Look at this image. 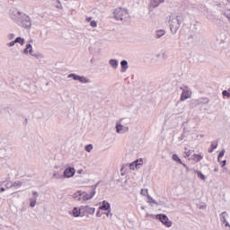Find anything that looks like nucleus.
<instances>
[{
  "label": "nucleus",
  "instance_id": "obj_38",
  "mask_svg": "<svg viewBox=\"0 0 230 230\" xmlns=\"http://www.w3.org/2000/svg\"><path fill=\"white\" fill-rule=\"evenodd\" d=\"M141 195H144V197L145 196L148 197V190L147 189H146V190L142 189L141 190Z\"/></svg>",
  "mask_w": 230,
  "mask_h": 230
},
{
  "label": "nucleus",
  "instance_id": "obj_6",
  "mask_svg": "<svg viewBox=\"0 0 230 230\" xmlns=\"http://www.w3.org/2000/svg\"><path fill=\"white\" fill-rule=\"evenodd\" d=\"M156 219L162 222L165 227H170L172 226V221H170L167 215L158 214L156 215Z\"/></svg>",
  "mask_w": 230,
  "mask_h": 230
},
{
  "label": "nucleus",
  "instance_id": "obj_9",
  "mask_svg": "<svg viewBox=\"0 0 230 230\" xmlns=\"http://www.w3.org/2000/svg\"><path fill=\"white\" fill-rule=\"evenodd\" d=\"M227 217H229V214H227L226 211L222 212L219 216L220 221L225 227H230L229 222L227 221Z\"/></svg>",
  "mask_w": 230,
  "mask_h": 230
},
{
  "label": "nucleus",
  "instance_id": "obj_26",
  "mask_svg": "<svg viewBox=\"0 0 230 230\" xmlns=\"http://www.w3.org/2000/svg\"><path fill=\"white\" fill-rule=\"evenodd\" d=\"M147 200L149 202V204H155L156 206H159V203H157V201H155V199H154V198H152V196H149L147 194Z\"/></svg>",
  "mask_w": 230,
  "mask_h": 230
},
{
  "label": "nucleus",
  "instance_id": "obj_4",
  "mask_svg": "<svg viewBox=\"0 0 230 230\" xmlns=\"http://www.w3.org/2000/svg\"><path fill=\"white\" fill-rule=\"evenodd\" d=\"M113 13H114V19H116V21L127 22V21H128V18L130 17V15L128 14V11H127V9H123L121 7L115 9Z\"/></svg>",
  "mask_w": 230,
  "mask_h": 230
},
{
  "label": "nucleus",
  "instance_id": "obj_37",
  "mask_svg": "<svg viewBox=\"0 0 230 230\" xmlns=\"http://www.w3.org/2000/svg\"><path fill=\"white\" fill-rule=\"evenodd\" d=\"M13 188H21V186H22V181H18V182H13Z\"/></svg>",
  "mask_w": 230,
  "mask_h": 230
},
{
  "label": "nucleus",
  "instance_id": "obj_52",
  "mask_svg": "<svg viewBox=\"0 0 230 230\" xmlns=\"http://www.w3.org/2000/svg\"><path fill=\"white\" fill-rule=\"evenodd\" d=\"M96 217H102V214L100 213V210L97 211Z\"/></svg>",
  "mask_w": 230,
  "mask_h": 230
},
{
  "label": "nucleus",
  "instance_id": "obj_60",
  "mask_svg": "<svg viewBox=\"0 0 230 230\" xmlns=\"http://www.w3.org/2000/svg\"><path fill=\"white\" fill-rule=\"evenodd\" d=\"M77 172H78V173H82L83 170H79V171H77Z\"/></svg>",
  "mask_w": 230,
  "mask_h": 230
},
{
  "label": "nucleus",
  "instance_id": "obj_14",
  "mask_svg": "<svg viewBox=\"0 0 230 230\" xmlns=\"http://www.w3.org/2000/svg\"><path fill=\"white\" fill-rule=\"evenodd\" d=\"M99 209L102 211H109V209H111V203H109L107 200H103Z\"/></svg>",
  "mask_w": 230,
  "mask_h": 230
},
{
  "label": "nucleus",
  "instance_id": "obj_23",
  "mask_svg": "<svg viewBox=\"0 0 230 230\" xmlns=\"http://www.w3.org/2000/svg\"><path fill=\"white\" fill-rule=\"evenodd\" d=\"M14 42H16V44H20L21 46H24V42H26V40H24V38L17 37L14 40Z\"/></svg>",
  "mask_w": 230,
  "mask_h": 230
},
{
  "label": "nucleus",
  "instance_id": "obj_63",
  "mask_svg": "<svg viewBox=\"0 0 230 230\" xmlns=\"http://www.w3.org/2000/svg\"><path fill=\"white\" fill-rule=\"evenodd\" d=\"M163 57H164V52L162 53Z\"/></svg>",
  "mask_w": 230,
  "mask_h": 230
},
{
  "label": "nucleus",
  "instance_id": "obj_27",
  "mask_svg": "<svg viewBox=\"0 0 230 230\" xmlns=\"http://www.w3.org/2000/svg\"><path fill=\"white\" fill-rule=\"evenodd\" d=\"M172 160L176 163H179V164H182V160L180 159L179 155L173 154L172 155Z\"/></svg>",
  "mask_w": 230,
  "mask_h": 230
},
{
  "label": "nucleus",
  "instance_id": "obj_1",
  "mask_svg": "<svg viewBox=\"0 0 230 230\" xmlns=\"http://www.w3.org/2000/svg\"><path fill=\"white\" fill-rule=\"evenodd\" d=\"M10 17L12 21L18 23L22 28H25V30H30L31 28V18L30 15L17 10H13L10 13Z\"/></svg>",
  "mask_w": 230,
  "mask_h": 230
},
{
  "label": "nucleus",
  "instance_id": "obj_35",
  "mask_svg": "<svg viewBox=\"0 0 230 230\" xmlns=\"http://www.w3.org/2000/svg\"><path fill=\"white\" fill-rule=\"evenodd\" d=\"M53 177H54L55 179H64V176H63L62 174H60L59 172H55V173L53 174Z\"/></svg>",
  "mask_w": 230,
  "mask_h": 230
},
{
  "label": "nucleus",
  "instance_id": "obj_7",
  "mask_svg": "<svg viewBox=\"0 0 230 230\" xmlns=\"http://www.w3.org/2000/svg\"><path fill=\"white\" fill-rule=\"evenodd\" d=\"M75 173H76L75 167H67L64 171L63 177L65 179H71V177H75Z\"/></svg>",
  "mask_w": 230,
  "mask_h": 230
},
{
  "label": "nucleus",
  "instance_id": "obj_28",
  "mask_svg": "<svg viewBox=\"0 0 230 230\" xmlns=\"http://www.w3.org/2000/svg\"><path fill=\"white\" fill-rule=\"evenodd\" d=\"M133 163H134L136 168H137V166H143V159H141V158L135 160Z\"/></svg>",
  "mask_w": 230,
  "mask_h": 230
},
{
  "label": "nucleus",
  "instance_id": "obj_64",
  "mask_svg": "<svg viewBox=\"0 0 230 230\" xmlns=\"http://www.w3.org/2000/svg\"><path fill=\"white\" fill-rule=\"evenodd\" d=\"M215 172H218V170H217V169H215Z\"/></svg>",
  "mask_w": 230,
  "mask_h": 230
},
{
  "label": "nucleus",
  "instance_id": "obj_54",
  "mask_svg": "<svg viewBox=\"0 0 230 230\" xmlns=\"http://www.w3.org/2000/svg\"><path fill=\"white\" fill-rule=\"evenodd\" d=\"M180 141H182L184 139V137L181 135V137H179L178 138Z\"/></svg>",
  "mask_w": 230,
  "mask_h": 230
},
{
  "label": "nucleus",
  "instance_id": "obj_47",
  "mask_svg": "<svg viewBox=\"0 0 230 230\" xmlns=\"http://www.w3.org/2000/svg\"><path fill=\"white\" fill-rule=\"evenodd\" d=\"M106 217H110L111 216V218H112V213H111V209L108 210L107 213H105Z\"/></svg>",
  "mask_w": 230,
  "mask_h": 230
},
{
  "label": "nucleus",
  "instance_id": "obj_31",
  "mask_svg": "<svg viewBox=\"0 0 230 230\" xmlns=\"http://www.w3.org/2000/svg\"><path fill=\"white\" fill-rule=\"evenodd\" d=\"M30 202L31 208H35V205L37 204V197H34L32 199H30Z\"/></svg>",
  "mask_w": 230,
  "mask_h": 230
},
{
  "label": "nucleus",
  "instance_id": "obj_40",
  "mask_svg": "<svg viewBox=\"0 0 230 230\" xmlns=\"http://www.w3.org/2000/svg\"><path fill=\"white\" fill-rule=\"evenodd\" d=\"M222 94H223L224 97H227V98H229V96H230V93L227 90H224L222 92Z\"/></svg>",
  "mask_w": 230,
  "mask_h": 230
},
{
  "label": "nucleus",
  "instance_id": "obj_20",
  "mask_svg": "<svg viewBox=\"0 0 230 230\" xmlns=\"http://www.w3.org/2000/svg\"><path fill=\"white\" fill-rule=\"evenodd\" d=\"M33 50V47H31V44L28 43L26 45V48L23 49L22 53H24V55H28V53H31V51Z\"/></svg>",
  "mask_w": 230,
  "mask_h": 230
},
{
  "label": "nucleus",
  "instance_id": "obj_46",
  "mask_svg": "<svg viewBox=\"0 0 230 230\" xmlns=\"http://www.w3.org/2000/svg\"><path fill=\"white\" fill-rule=\"evenodd\" d=\"M223 15H225V17H226V19L229 21L230 22V13H224Z\"/></svg>",
  "mask_w": 230,
  "mask_h": 230
},
{
  "label": "nucleus",
  "instance_id": "obj_30",
  "mask_svg": "<svg viewBox=\"0 0 230 230\" xmlns=\"http://www.w3.org/2000/svg\"><path fill=\"white\" fill-rule=\"evenodd\" d=\"M13 182L12 181H5L4 183V186L6 188V190H10V188H13Z\"/></svg>",
  "mask_w": 230,
  "mask_h": 230
},
{
  "label": "nucleus",
  "instance_id": "obj_13",
  "mask_svg": "<svg viewBox=\"0 0 230 230\" xmlns=\"http://www.w3.org/2000/svg\"><path fill=\"white\" fill-rule=\"evenodd\" d=\"M120 73H127V69H128V61L125 59L120 61Z\"/></svg>",
  "mask_w": 230,
  "mask_h": 230
},
{
  "label": "nucleus",
  "instance_id": "obj_21",
  "mask_svg": "<svg viewBox=\"0 0 230 230\" xmlns=\"http://www.w3.org/2000/svg\"><path fill=\"white\" fill-rule=\"evenodd\" d=\"M73 199H75V200H78V201L82 200V199H83V192L77 191V192L74 193L73 194Z\"/></svg>",
  "mask_w": 230,
  "mask_h": 230
},
{
  "label": "nucleus",
  "instance_id": "obj_61",
  "mask_svg": "<svg viewBox=\"0 0 230 230\" xmlns=\"http://www.w3.org/2000/svg\"><path fill=\"white\" fill-rule=\"evenodd\" d=\"M194 30H197V25L194 24Z\"/></svg>",
  "mask_w": 230,
  "mask_h": 230
},
{
  "label": "nucleus",
  "instance_id": "obj_12",
  "mask_svg": "<svg viewBox=\"0 0 230 230\" xmlns=\"http://www.w3.org/2000/svg\"><path fill=\"white\" fill-rule=\"evenodd\" d=\"M96 195V190H93L90 194L87 192H83V200H91L93 197Z\"/></svg>",
  "mask_w": 230,
  "mask_h": 230
},
{
  "label": "nucleus",
  "instance_id": "obj_39",
  "mask_svg": "<svg viewBox=\"0 0 230 230\" xmlns=\"http://www.w3.org/2000/svg\"><path fill=\"white\" fill-rule=\"evenodd\" d=\"M7 39H8L9 40H13V39H15V34H13V33L8 34V35H7Z\"/></svg>",
  "mask_w": 230,
  "mask_h": 230
},
{
  "label": "nucleus",
  "instance_id": "obj_50",
  "mask_svg": "<svg viewBox=\"0 0 230 230\" xmlns=\"http://www.w3.org/2000/svg\"><path fill=\"white\" fill-rule=\"evenodd\" d=\"M86 21H87V22H92L91 21H93V17H87Z\"/></svg>",
  "mask_w": 230,
  "mask_h": 230
},
{
  "label": "nucleus",
  "instance_id": "obj_34",
  "mask_svg": "<svg viewBox=\"0 0 230 230\" xmlns=\"http://www.w3.org/2000/svg\"><path fill=\"white\" fill-rule=\"evenodd\" d=\"M218 147V142H211V148L212 150H217V148Z\"/></svg>",
  "mask_w": 230,
  "mask_h": 230
},
{
  "label": "nucleus",
  "instance_id": "obj_41",
  "mask_svg": "<svg viewBox=\"0 0 230 230\" xmlns=\"http://www.w3.org/2000/svg\"><path fill=\"white\" fill-rule=\"evenodd\" d=\"M90 26H92V28H96V26H98V22L96 21H92L90 22Z\"/></svg>",
  "mask_w": 230,
  "mask_h": 230
},
{
  "label": "nucleus",
  "instance_id": "obj_36",
  "mask_svg": "<svg viewBox=\"0 0 230 230\" xmlns=\"http://www.w3.org/2000/svg\"><path fill=\"white\" fill-rule=\"evenodd\" d=\"M84 150L86 152H91V150H93V144L86 145Z\"/></svg>",
  "mask_w": 230,
  "mask_h": 230
},
{
  "label": "nucleus",
  "instance_id": "obj_58",
  "mask_svg": "<svg viewBox=\"0 0 230 230\" xmlns=\"http://www.w3.org/2000/svg\"><path fill=\"white\" fill-rule=\"evenodd\" d=\"M4 182L6 181H0V186H4Z\"/></svg>",
  "mask_w": 230,
  "mask_h": 230
},
{
  "label": "nucleus",
  "instance_id": "obj_57",
  "mask_svg": "<svg viewBox=\"0 0 230 230\" xmlns=\"http://www.w3.org/2000/svg\"><path fill=\"white\" fill-rule=\"evenodd\" d=\"M32 194H33V195H36V197L39 196V193H38L37 191H33Z\"/></svg>",
  "mask_w": 230,
  "mask_h": 230
},
{
  "label": "nucleus",
  "instance_id": "obj_8",
  "mask_svg": "<svg viewBox=\"0 0 230 230\" xmlns=\"http://www.w3.org/2000/svg\"><path fill=\"white\" fill-rule=\"evenodd\" d=\"M182 90L181 101L184 102L185 100H188V98H191V92H190V89H188V86H184L183 88L181 87Z\"/></svg>",
  "mask_w": 230,
  "mask_h": 230
},
{
  "label": "nucleus",
  "instance_id": "obj_16",
  "mask_svg": "<svg viewBox=\"0 0 230 230\" xmlns=\"http://www.w3.org/2000/svg\"><path fill=\"white\" fill-rule=\"evenodd\" d=\"M196 8H197V10L201 12V13H204V15H206V13H209L208 7H206V5H204V4H199Z\"/></svg>",
  "mask_w": 230,
  "mask_h": 230
},
{
  "label": "nucleus",
  "instance_id": "obj_29",
  "mask_svg": "<svg viewBox=\"0 0 230 230\" xmlns=\"http://www.w3.org/2000/svg\"><path fill=\"white\" fill-rule=\"evenodd\" d=\"M196 173H197L199 179H201V181H206V175H204V173H202V172L196 171Z\"/></svg>",
  "mask_w": 230,
  "mask_h": 230
},
{
  "label": "nucleus",
  "instance_id": "obj_15",
  "mask_svg": "<svg viewBox=\"0 0 230 230\" xmlns=\"http://www.w3.org/2000/svg\"><path fill=\"white\" fill-rule=\"evenodd\" d=\"M82 211H84L83 207H81V208H78L75 207L72 210V215L75 217H80V215H82Z\"/></svg>",
  "mask_w": 230,
  "mask_h": 230
},
{
  "label": "nucleus",
  "instance_id": "obj_56",
  "mask_svg": "<svg viewBox=\"0 0 230 230\" xmlns=\"http://www.w3.org/2000/svg\"><path fill=\"white\" fill-rule=\"evenodd\" d=\"M181 164H182V166H183L184 168H188V165H186V164H184V163L181 162Z\"/></svg>",
  "mask_w": 230,
  "mask_h": 230
},
{
  "label": "nucleus",
  "instance_id": "obj_53",
  "mask_svg": "<svg viewBox=\"0 0 230 230\" xmlns=\"http://www.w3.org/2000/svg\"><path fill=\"white\" fill-rule=\"evenodd\" d=\"M4 190H5L4 187L0 188V193H3V191H4Z\"/></svg>",
  "mask_w": 230,
  "mask_h": 230
},
{
  "label": "nucleus",
  "instance_id": "obj_22",
  "mask_svg": "<svg viewBox=\"0 0 230 230\" xmlns=\"http://www.w3.org/2000/svg\"><path fill=\"white\" fill-rule=\"evenodd\" d=\"M165 34H166V31L164 30H158L155 31L156 39H161V37L164 36Z\"/></svg>",
  "mask_w": 230,
  "mask_h": 230
},
{
  "label": "nucleus",
  "instance_id": "obj_5",
  "mask_svg": "<svg viewBox=\"0 0 230 230\" xmlns=\"http://www.w3.org/2000/svg\"><path fill=\"white\" fill-rule=\"evenodd\" d=\"M67 78H73V80L80 82V84H89V82H91V80H89V78H87L84 75H78L76 74H69L67 75Z\"/></svg>",
  "mask_w": 230,
  "mask_h": 230
},
{
  "label": "nucleus",
  "instance_id": "obj_32",
  "mask_svg": "<svg viewBox=\"0 0 230 230\" xmlns=\"http://www.w3.org/2000/svg\"><path fill=\"white\" fill-rule=\"evenodd\" d=\"M226 154V149H223L217 155V161L218 163H220V159H222V157H224V155Z\"/></svg>",
  "mask_w": 230,
  "mask_h": 230
},
{
  "label": "nucleus",
  "instance_id": "obj_3",
  "mask_svg": "<svg viewBox=\"0 0 230 230\" xmlns=\"http://www.w3.org/2000/svg\"><path fill=\"white\" fill-rule=\"evenodd\" d=\"M191 107H198L200 112H205V111H209V98L202 97L198 100L190 101Z\"/></svg>",
  "mask_w": 230,
  "mask_h": 230
},
{
  "label": "nucleus",
  "instance_id": "obj_43",
  "mask_svg": "<svg viewBox=\"0 0 230 230\" xmlns=\"http://www.w3.org/2000/svg\"><path fill=\"white\" fill-rule=\"evenodd\" d=\"M100 185V181H98L96 184L93 185V191H96V188H98V186Z\"/></svg>",
  "mask_w": 230,
  "mask_h": 230
},
{
  "label": "nucleus",
  "instance_id": "obj_11",
  "mask_svg": "<svg viewBox=\"0 0 230 230\" xmlns=\"http://www.w3.org/2000/svg\"><path fill=\"white\" fill-rule=\"evenodd\" d=\"M116 132L118 134H125V132H128V127L123 126V124L117 123L116 124Z\"/></svg>",
  "mask_w": 230,
  "mask_h": 230
},
{
  "label": "nucleus",
  "instance_id": "obj_18",
  "mask_svg": "<svg viewBox=\"0 0 230 230\" xmlns=\"http://www.w3.org/2000/svg\"><path fill=\"white\" fill-rule=\"evenodd\" d=\"M109 64L113 69H118V66H119V61H118V59H110Z\"/></svg>",
  "mask_w": 230,
  "mask_h": 230
},
{
  "label": "nucleus",
  "instance_id": "obj_33",
  "mask_svg": "<svg viewBox=\"0 0 230 230\" xmlns=\"http://www.w3.org/2000/svg\"><path fill=\"white\" fill-rule=\"evenodd\" d=\"M188 40L190 44H193V42L195 41V34H190L188 38Z\"/></svg>",
  "mask_w": 230,
  "mask_h": 230
},
{
  "label": "nucleus",
  "instance_id": "obj_19",
  "mask_svg": "<svg viewBox=\"0 0 230 230\" xmlns=\"http://www.w3.org/2000/svg\"><path fill=\"white\" fill-rule=\"evenodd\" d=\"M191 159L192 161H195V163H199V161H202V159H204V156H202V155L193 154L191 155Z\"/></svg>",
  "mask_w": 230,
  "mask_h": 230
},
{
  "label": "nucleus",
  "instance_id": "obj_42",
  "mask_svg": "<svg viewBox=\"0 0 230 230\" xmlns=\"http://www.w3.org/2000/svg\"><path fill=\"white\" fill-rule=\"evenodd\" d=\"M15 44H16V42H15V40H14L11 41L10 43H8L7 46L9 48H12V47L15 46Z\"/></svg>",
  "mask_w": 230,
  "mask_h": 230
},
{
  "label": "nucleus",
  "instance_id": "obj_10",
  "mask_svg": "<svg viewBox=\"0 0 230 230\" xmlns=\"http://www.w3.org/2000/svg\"><path fill=\"white\" fill-rule=\"evenodd\" d=\"M163 3H164V0H151L148 6L149 12H154V8H157V6Z\"/></svg>",
  "mask_w": 230,
  "mask_h": 230
},
{
  "label": "nucleus",
  "instance_id": "obj_62",
  "mask_svg": "<svg viewBox=\"0 0 230 230\" xmlns=\"http://www.w3.org/2000/svg\"><path fill=\"white\" fill-rule=\"evenodd\" d=\"M156 57H157V58L161 57V54H157Z\"/></svg>",
  "mask_w": 230,
  "mask_h": 230
},
{
  "label": "nucleus",
  "instance_id": "obj_51",
  "mask_svg": "<svg viewBox=\"0 0 230 230\" xmlns=\"http://www.w3.org/2000/svg\"><path fill=\"white\" fill-rule=\"evenodd\" d=\"M190 151L189 152H185V157H190Z\"/></svg>",
  "mask_w": 230,
  "mask_h": 230
},
{
  "label": "nucleus",
  "instance_id": "obj_2",
  "mask_svg": "<svg viewBox=\"0 0 230 230\" xmlns=\"http://www.w3.org/2000/svg\"><path fill=\"white\" fill-rule=\"evenodd\" d=\"M184 22V14L180 13L178 15L172 14L169 19L170 30L173 35L177 33L181 24Z\"/></svg>",
  "mask_w": 230,
  "mask_h": 230
},
{
  "label": "nucleus",
  "instance_id": "obj_48",
  "mask_svg": "<svg viewBox=\"0 0 230 230\" xmlns=\"http://www.w3.org/2000/svg\"><path fill=\"white\" fill-rule=\"evenodd\" d=\"M226 163H227V161H226V160L221 161L222 168H224L226 166Z\"/></svg>",
  "mask_w": 230,
  "mask_h": 230
},
{
  "label": "nucleus",
  "instance_id": "obj_59",
  "mask_svg": "<svg viewBox=\"0 0 230 230\" xmlns=\"http://www.w3.org/2000/svg\"><path fill=\"white\" fill-rule=\"evenodd\" d=\"M187 172H191V169H190V167L187 166L186 168Z\"/></svg>",
  "mask_w": 230,
  "mask_h": 230
},
{
  "label": "nucleus",
  "instance_id": "obj_17",
  "mask_svg": "<svg viewBox=\"0 0 230 230\" xmlns=\"http://www.w3.org/2000/svg\"><path fill=\"white\" fill-rule=\"evenodd\" d=\"M83 211H85L89 215H94V211H96V208H91L89 206L83 207Z\"/></svg>",
  "mask_w": 230,
  "mask_h": 230
},
{
  "label": "nucleus",
  "instance_id": "obj_25",
  "mask_svg": "<svg viewBox=\"0 0 230 230\" xmlns=\"http://www.w3.org/2000/svg\"><path fill=\"white\" fill-rule=\"evenodd\" d=\"M207 19H208V21H217V15L213 14V13H207Z\"/></svg>",
  "mask_w": 230,
  "mask_h": 230
},
{
  "label": "nucleus",
  "instance_id": "obj_44",
  "mask_svg": "<svg viewBox=\"0 0 230 230\" xmlns=\"http://www.w3.org/2000/svg\"><path fill=\"white\" fill-rule=\"evenodd\" d=\"M129 168H130V170H136V164H134V162L131 163V164H129Z\"/></svg>",
  "mask_w": 230,
  "mask_h": 230
},
{
  "label": "nucleus",
  "instance_id": "obj_55",
  "mask_svg": "<svg viewBox=\"0 0 230 230\" xmlns=\"http://www.w3.org/2000/svg\"><path fill=\"white\" fill-rule=\"evenodd\" d=\"M215 149H213L212 147L210 149H208V154H212V152L214 151Z\"/></svg>",
  "mask_w": 230,
  "mask_h": 230
},
{
  "label": "nucleus",
  "instance_id": "obj_49",
  "mask_svg": "<svg viewBox=\"0 0 230 230\" xmlns=\"http://www.w3.org/2000/svg\"><path fill=\"white\" fill-rule=\"evenodd\" d=\"M207 206L206 205H201L199 207V209H206Z\"/></svg>",
  "mask_w": 230,
  "mask_h": 230
},
{
  "label": "nucleus",
  "instance_id": "obj_24",
  "mask_svg": "<svg viewBox=\"0 0 230 230\" xmlns=\"http://www.w3.org/2000/svg\"><path fill=\"white\" fill-rule=\"evenodd\" d=\"M31 57H34L35 58H37L38 60H40V58H43L42 54L39 53V52H35L33 50H31Z\"/></svg>",
  "mask_w": 230,
  "mask_h": 230
},
{
  "label": "nucleus",
  "instance_id": "obj_45",
  "mask_svg": "<svg viewBox=\"0 0 230 230\" xmlns=\"http://www.w3.org/2000/svg\"><path fill=\"white\" fill-rule=\"evenodd\" d=\"M56 8L62 10V4L58 0V4L56 5Z\"/></svg>",
  "mask_w": 230,
  "mask_h": 230
}]
</instances>
